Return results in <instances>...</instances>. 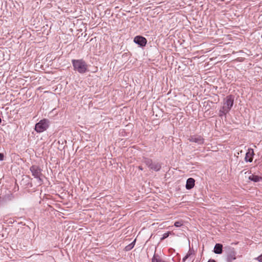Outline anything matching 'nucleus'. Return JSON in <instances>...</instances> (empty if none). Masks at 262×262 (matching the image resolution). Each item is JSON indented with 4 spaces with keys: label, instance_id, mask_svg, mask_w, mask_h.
Instances as JSON below:
<instances>
[{
    "label": "nucleus",
    "instance_id": "obj_1",
    "mask_svg": "<svg viewBox=\"0 0 262 262\" xmlns=\"http://www.w3.org/2000/svg\"><path fill=\"white\" fill-rule=\"evenodd\" d=\"M234 103V97L232 95L227 96L223 101L222 108L220 111V116L226 115L233 106Z\"/></svg>",
    "mask_w": 262,
    "mask_h": 262
},
{
    "label": "nucleus",
    "instance_id": "obj_2",
    "mask_svg": "<svg viewBox=\"0 0 262 262\" xmlns=\"http://www.w3.org/2000/svg\"><path fill=\"white\" fill-rule=\"evenodd\" d=\"M74 70L82 74L88 71V65L82 59H73L72 60Z\"/></svg>",
    "mask_w": 262,
    "mask_h": 262
},
{
    "label": "nucleus",
    "instance_id": "obj_3",
    "mask_svg": "<svg viewBox=\"0 0 262 262\" xmlns=\"http://www.w3.org/2000/svg\"><path fill=\"white\" fill-rule=\"evenodd\" d=\"M49 121L47 119H43L36 124L35 130L37 133H42L46 130L49 127Z\"/></svg>",
    "mask_w": 262,
    "mask_h": 262
},
{
    "label": "nucleus",
    "instance_id": "obj_4",
    "mask_svg": "<svg viewBox=\"0 0 262 262\" xmlns=\"http://www.w3.org/2000/svg\"><path fill=\"white\" fill-rule=\"evenodd\" d=\"M236 251L233 248H228L227 251L226 260L227 262H232L236 259Z\"/></svg>",
    "mask_w": 262,
    "mask_h": 262
},
{
    "label": "nucleus",
    "instance_id": "obj_5",
    "mask_svg": "<svg viewBox=\"0 0 262 262\" xmlns=\"http://www.w3.org/2000/svg\"><path fill=\"white\" fill-rule=\"evenodd\" d=\"M189 140L191 142H195L199 144H203L204 143V139L200 135H195L191 136Z\"/></svg>",
    "mask_w": 262,
    "mask_h": 262
},
{
    "label": "nucleus",
    "instance_id": "obj_6",
    "mask_svg": "<svg viewBox=\"0 0 262 262\" xmlns=\"http://www.w3.org/2000/svg\"><path fill=\"white\" fill-rule=\"evenodd\" d=\"M30 170L32 173V175L37 179L40 180V176L41 175V171L39 168L36 166H32L30 167Z\"/></svg>",
    "mask_w": 262,
    "mask_h": 262
},
{
    "label": "nucleus",
    "instance_id": "obj_7",
    "mask_svg": "<svg viewBox=\"0 0 262 262\" xmlns=\"http://www.w3.org/2000/svg\"><path fill=\"white\" fill-rule=\"evenodd\" d=\"M134 42L141 47H144L147 43L146 39L141 36H137L134 38Z\"/></svg>",
    "mask_w": 262,
    "mask_h": 262
},
{
    "label": "nucleus",
    "instance_id": "obj_8",
    "mask_svg": "<svg viewBox=\"0 0 262 262\" xmlns=\"http://www.w3.org/2000/svg\"><path fill=\"white\" fill-rule=\"evenodd\" d=\"M254 155V150L252 148H249L246 154L245 160L246 162H251Z\"/></svg>",
    "mask_w": 262,
    "mask_h": 262
},
{
    "label": "nucleus",
    "instance_id": "obj_9",
    "mask_svg": "<svg viewBox=\"0 0 262 262\" xmlns=\"http://www.w3.org/2000/svg\"><path fill=\"white\" fill-rule=\"evenodd\" d=\"M195 181L193 178H189L187 179L186 184V188L187 189H191L194 186Z\"/></svg>",
    "mask_w": 262,
    "mask_h": 262
},
{
    "label": "nucleus",
    "instance_id": "obj_10",
    "mask_svg": "<svg viewBox=\"0 0 262 262\" xmlns=\"http://www.w3.org/2000/svg\"><path fill=\"white\" fill-rule=\"evenodd\" d=\"M223 245L221 244H216L214 248V252L216 254H221L222 253Z\"/></svg>",
    "mask_w": 262,
    "mask_h": 262
},
{
    "label": "nucleus",
    "instance_id": "obj_11",
    "mask_svg": "<svg viewBox=\"0 0 262 262\" xmlns=\"http://www.w3.org/2000/svg\"><path fill=\"white\" fill-rule=\"evenodd\" d=\"M248 179L249 180L254 182H257L260 181L262 179V177L252 174L249 176Z\"/></svg>",
    "mask_w": 262,
    "mask_h": 262
},
{
    "label": "nucleus",
    "instance_id": "obj_12",
    "mask_svg": "<svg viewBox=\"0 0 262 262\" xmlns=\"http://www.w3.org/2000/svg\"><path fill=\"white\" fill-rule=\"evenodd\" d=\"M161 166L158 163H152L149 168L155 171H159L161 169Z\"/></svg>",
    "mask_w": 262,
    "mask_h": 262
},
{
    "label": "nucleus",
    "instance_id": "obj_13",
    "mask_svg": "<svg viewBox=\"0 0 262 262\" xmlns=\"http://www.w3.org/2000/svg\"><path fill=\"white\" fill-rule=\"evenodd\" d=\"M143 162L146 165V166L148 167V168L150 167L152 163V160L148 158H144Z\"/></svg>",
    "mask_w": 262,
    "mask_h": 262
},
{
    "label": "nucleus",
    "instance_id": "obj_14",
    "mask_svg": "<svg viewBox=\"0 0 262 262\" xmlns=\"http://www.w3.org/2000/svg\"><path fill=\"white\" fill-rule=\"evenodd\" d=\"M152 262H164V261L160 258L158 256L154 255L152 258Z\"/></svg>",
    "mask_w": 262,
    "mask_h": 262
},
{
    "label": "nucleus",
    "instance_id": "obj_15",
    "mask_svg": "<svg viewBox=\"0 0 262 262\" xmlns=\"http://www.w3.org/2000/svg\"><path fill=\"white\" fill-rule=\"evenodd\" d=\"M183 225V222L182 221L176 222L174 224V225L177 227H181Z\"/></svg>",
    "mask_w": 262,
    "mask_h": 262
},
{
    "label": "nucleus",
    "instance_id": "obj_16",
    "mask_svg": "<svg viewBox=\"0 0 262 262\" xmlns=\"http://www.w3.org/2000/svg\"><path fill=\"white\" fill-rule=\"evenodd\" d=\"M170 234V232H167L165 233L164 234H163V236L161 238V240H163L165 238L168 237Z\"/></svg>",
    "mask_w": 262,
    "mask_h": 262
},
{
    "label": "nucleus",
    "instance_id": "obj_17",
    "mask_svg": "<svg viewBox=\"0 0 262 262\" xmlns=\"http://www.w3.org/2000/svg\"><path fill=\"white\" fill-rule=\"evenodd\" d=\"M258 261L262 262V254L256 258Z\"/></svg>",
    "mask_w": 262,
    "mask_h": 262
},
{
    "label": "nucleus",
    "instance_id": "obj_18",
    "mask_svg": "<svg viewBox=\"0 0 262 262\" xmlns=\"http://www.w3.org/2000/svg\"><path fill=\"white\" fill-rule=\"evenodd\" d=\"M4 159V155L2 153H0V161H2Z\"/></svg>",
    "mask_w": 262,
    "mask_h": 262
},
{
    "label": "nucleus",
    "instance_id": "obj_19",
    "mask_svg": "<svg viewBox=\"0 0 262 262\" xmlns=\"http://www.w3.org/2000/svg\"><path fill=\"white\" fill-rule=\"evenodd\" d=\"M190 254H189L188 253L184 258H183V260L185 261L187 258H188V257H189V256L190 255Z\"/></svg>",
    "mask_w": 262,
    "mask_h": 262
},
{
    "label": "nucleus",
    "instance_id": "obj_20",
    "mask_svg": "<svg viewBox=\"0 0 262 262\" xmlns=\"http://www.w3.org/2000/svg\"><path fill=\"white\" fill-rule=\"evenodd\" d=\"M138 168H139L140 170H143V168H142V167L141 166H139L138 167Z\"/></svg>",
    "mask_w": 262,
    "mask_h": 262
},
{
    "label": "nucleus",
    "instance_id": "obj_21",
    "mask_svg": "<svg viewBox=\"0 0 262 262\" xmlns=\"http://www.w3.org/2000/svg\"><path fill=\"white\" fill-rule=\"evenodd\" d=\"M208 262H215L214 260H210Z\"/></svg>",
    "mask_w": 262,
    "mask_h": 262
}]
</instances>
